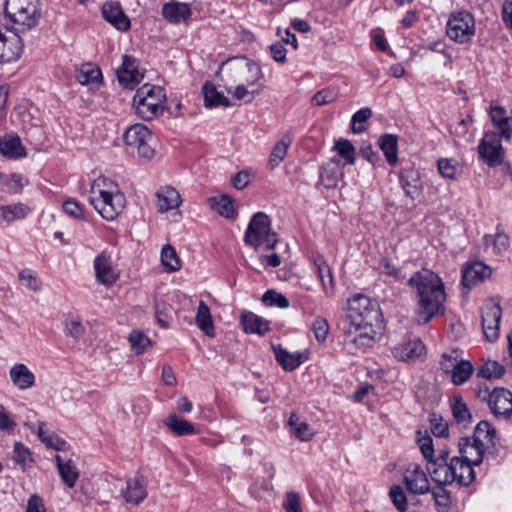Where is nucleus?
I'll return each instance as SVG.
<instances>
[{
	"instance_id": "obj_1",
	"label": "nucleus",
	"mask_w": 512,
	"mask_h": 512,
	"mask_svg": "<svg viewBox=\"0 0 512 512\" xmlns=\"http://www.w3.org/2000/svg\"><path fill=\"white\" fill-rule=\"evenodd\" d=\"M382 323L379 303L363 294H355L348 299V309L344 321V343L355 353L358 349L370 347L374 343L376 330Z\"/></svg>"
},
{
	"instance_id": "obj_2",
	"label": "nucleus",
	"mask_w": 512,
	"mask_h": 512,
	"mask_svg": "<svg viewBox=\"0 0 512 512\" xmlns=\"http://www.w3.org/2000/svg\"><path fill=\"white\" fill-rule=\"evenodd\" d=\"M4 13L13 27H0V63H10L17 61L23 52L20 34L35 27L41 13L30 0H6Z\"/></svg>"
},
{
	"instance_id": "obj_3",
	"label": "nucleus",
	"mask_w": 512,
	"mask_h": 512,
	"mask_svg": "<svg viewBox=\"0 0 512 512\" xmlns=\"http://www.w3.org/2000/svg\"><path fill=\"white\" fill-rule=\"evenodd\" d=\"M408 285L416 292L418 324L425 325L434 317L444 314L445 286L438 274L422 269L409 278Z\"/></svg>"
},
{
	"instance_id": "obj_4",
	"label": "nucleus",
	"mask_w": 512,
	"mask_h": 512,
	"mask_svg": "<svg viewBox=\"0 0 512 512\" xmlns=\"http://www.w3.org/2000/svg\"><path fill=\"white\" fill-rule=\"evenodd\" d=\"M221 71L228 92L234 84L255 85L262 77L260 67L246 57L227 59L222 64Z\"/></svg>"
},
{
	"instance_id": "obj_5",
	"label": "nucleus",
	"mask_w": 512,
	"mask_h": 512,
	"mask_svg": "<svg viewBox=\"0 0 512 512\" xmlns=\"http://www.w3.org/2000/svg\"><path fill=\"white\" fill-rule=\"evenodd\" d=\"M441 464H436L432 468V480L437 484L450 485L456 483L459 486L467 487L475 479V472L469 462L453 456L449 464H445L442 460Z\"/></svg>"
},
{
	"instance_id": "obj_6",
	"label": "nucleus",
	"mask_w": 512,
	"mask_h": 512,
	"mask_svg": "<svg viewBox=\"0 0 512 512\" xmlns=\"http://www.w3.org/2000/svg\"><path fill=\"white\" fill-rule=\"evenodd\" d=\"M165 99L166 95L161 87L144 84L137 89L133 97V106L139 117L152 120L163 112Z\"/></svg>"
},
{
	"instance_id": "obj_7",
	"label": "nucleus",
	"mask_w": 512,
	"mask_h": 512,
	"mask_svg": "<svg viewBox=\"0 0 512 512\" xmlns=\"http://www.w3.org/2000/svg\"><path fill=\"white\" fill-rule=\"evenodd\" d=\"M244 242L254 248L264 246L273 250L278 242L276 233L271 229V220L264 212L255 213L245 231Z\"/></svg>"
},
{
	"instance_id": "obj_8",
	"label": "nucleus",
	"mask_w": 512,
	"mask_h": 512,
	"mask_svg": "<svg viewBox=\"0 0 512 512\" xmlns=\"http://www.w3.org/2000/svg\"><path fill=\"white\" fill-rule=\"evenodd\" d=\"M124 141L139 157L151 159L154 156L155 138L145 125L137 123L128 127L124 133Z\"/></svg>"
},
{
	"instance_id": "obj_9",
	"label": "nucleus",
	"mask_w": 512,
	"mask_h": 512,
	"mask_svg": "<svg viewBox=\"0 0 512 512\" xmlns=\"http://www.w3.org/2000/svg\"><path fill=\"white\" fill-rule=\"evenodd\" d=\"M475 19L468 11H458L450 15L446 24V34L454 42L468 43L475 35Z\"/></svg>"
},
{
	"instance_id": "obj_10",
	"label": "nucleus",
	"mask_w": 512,
	"mask_h": 512,
	"mask_svg": "<svg viewBox=\"0 0 512 512\" xmlns=\"http://www.w3.org/2000/svg\"><path fill=\"white\" fill-rule=\"evenodd\" d=\"M481 396L486 400L492 413L497 418L509 419L512 417V393L503 387H495L491 391L485 390Z\"/></svg>"
},
{
	"instance_id": "obj_11",
	"label": "nucleus",
	"mask_w": 512,
	"mask_h": 512,
	"mask_svg": "<svg viewBox=\"0 0 512 512\" xmlns=\"http://www.w3.org/2000/svg\"><path fill=\"white\" fill-rule=\"evenodd\" d=\"M501 139L498 133L486 132L478 145V153L489 167L500 165L503 161Z\"/></svg>"
},
{
	"instance_id": "obj_12",
	"label": "nucleus",
	"mask_w": 512,
	"mask_h": 512,
	"mask_svg": "<svg viewBox=\"0 0 512 512\" xmlns=\"http://www.w3.org/2000/svg\"><path fill=\"white\" fill-rule=\"evenodd\" d=\"M90 203L103 219L112 221L123 211L126 198L124 194L90 197Z\"/></svg>"
},
{
	"instance_id": "obj_13",
	"label": "nucleus",
	"mask_w": 512,
	"mask_h": 512,
	"mask_svg": "<svg viewBox=\"0 0 512 512\" xmlns=\"http://www.w3.org/2000/svg\"><path fill=\"white\" fill-rule=\"evenodd\" d=\"M403 483L405 488L414 495H424L430 491L429 479L419 464L411 463L407 466Z\"/></svg>"
},
{
	"instance_id": "obj_14",
	"label": "nucleus",
	"mask_w": 512,
	"mask_h": 512,
	"mask_svg": "<svg viewBox=\"0 0 512 512\" xmlns=\"http://www.w3.org/2000/svg\"><path fill=\"white\" fill-rule=\"evenodd\" d=\"M116 74L119 83L128 89H134L144 76L138 69L137 59L130 55H123L122 64Z\"/></svg>"
},
{
	"instance_id": "obj_15",
	"label": "nucleus",
	"mask_w": 512,
	"mask_h": 512,
	"mask_svg": "<svg viewBox=\"0 0 512 512\" xmlns=\"http://www.w3.org/2000/svg\"><path fill=\"white\" fill-rule=\"evenodd\" d=\"M501 315V307L496 303L487 304L482 311V329L489 342H495L499 337Z\"/></svg>"
},
{
	"instance_id": "obj_16",
	"label": "nucleus",
	"mask_w": 512,
	"mask_h": 512,
	"mask_svg": "<svg viewBox=\"0 0 512 512\" xmlns=\"http://www.w3.org/2000/svg\"><path fill=\"white\" fill-rule=\"evenodd\" d=\"M120 494L126 503L139 505L148 494L143 477L137 474L128 478L125 486L120 489Z\"/></svg>"
},
{
	"instance_id": "obj_17",
	"label": "nucleus",
	"mask_w": 512,
	"mask_h": 512,
	"mask_svg": "<svg viewBox=\"0 0 512 512\" xmlns=\"http://www.w3.org/2000/svg\"><path fill=\"white\" fill-rule=\"evenodd\" d=\"M101 13L103 18L117 30L126 32L130 29L131 23L118 2L107 1L103 4Z\"/></svg>"
},
{
	"instance_id": "obj_18",
	"label": "nucleus",
	"mask_w": 512,
	"mask_h": 512,
	"mask_svg": "<svg viewBox=\"0 0 512 512\" xmlns=\"http://www.w3.org/2000/svg\"><path fill=\"white\" fill-rule=\"evenodd\" d=\"M161 13L163 18L171 24L188 23L191 20L192 10L184 2L170 1L163 4Z\"/></svg>"
},
{
	"instance_id": "obj_19",
	"label": "nucleus",
	"mask_w": 512,
	"mask_h": 512,
	"mask_svg": "<svg viewBox=\"0 0 512 512\" xmlns=\"http://www.w3.org/2000/svg\"><path fill=\"white\" fill-rule=\"evenodd\" d=\"M458 448L460 454L458 457L469 462L472 467L479 466L484 459V455L491 453L484 447H480V445L474 443L470 437L461 438Z\"/></svg>"
},
{
	"instance_id": "obj_20",
	"label": "nucleus",
	"mask_w": 512,
	"mask_h": 512,
	"mask_svg": "<svg viewBox=\"0 0 512 512\" xmlns=\"http://www.w3.org/2000/svg\"><path fill=\"white\" fill-rule=\"evenodd\" d=\"M94 270L98 282L111 285L116 282L118 275L112 267L111 256L107 251H102L94 259Z\"/></svg>"
},
{
	"instance_id": "obj_21",
	"label": "nucleus",
	"mask_w": 512,
	"mask_h": 512,
	"mask_svg": "<svg viewBox=\"0 0 512 512\" xmlns=\"http://www.w3.org/2000/svg\"><path fill=\"white\" fill-rule=\"evenodd\" d=\"M344 167L342 161L338 157H333L329 162L321 166L320 169V182L326 188H334L340 180L344 177Z\"/></svg>"
},
{
	"instance_id": "obj_22",
	"label": "nucleus",
	"mask_w": 512,
	"mask_h": 512,
	"mask_svg": "<svg viewBox=\"0 0 512 512\" xmlns=\"http://www.w3.org/2000/svg\"><path fill=\"white\" fill-rule=\"evenodd\" d=\"M491 269L483 262L475 261L467 264L462 269V280L461 283L466 288H471L479 282H482L486 278L490 277Z\"/></svg>"
},
{
	"instance_id": "obj_23",
	"label": "nucleus",
	"mask_w": 512,
	"mask_h": 512,
	"mask_svg": "<svg viewBox=\"0 0 512 512\" xmlns=\"http://www.w3.org/2000/svg\"><path fill=\"white\" fill-rule=\"evenodd\" d=\"M490 118L492 124L495 126L496 131L492 133H498V136L502 137L506 141H510L512 137V123L511 118L507 116L506 110L501 106H492L490 109Z\"/></svg>"
},
{
	"instance_id": "obj_24",
	"label": "nucleus",
	"mask_w": 512,
	"mask_h": 512,
	"mask_svg": "<svg viewBox=\"0 0 512 512\" xmlns=\"http://www.w3.org/2000/svg\"><path fill=\"white\" fill-rule=\"evenodd\" d=\"M156 206L159 213H165L169 210L176 209L181 205V196L179 192L171 187H161L155 194Z\"/></svg>"
},
{
	"instance_id": "obj_25",
	"label": "nucleus",
	"mask_w": 512,
	"mask_h": 512,
	"mask_svg": "<svg viewBox=\"0 0 512 512\" xmlns=\"http://www.w3.org/2000/svg\"><path fill=\"white\" fill-rule=\"evenodd\" d=\"M470 438L474 443L484 447L491 453L496 446V430L487 421H480L475 427L473 436Z\"/></svg>"
},
{
	"instance_id": "obj_26",
	"label": "nucleus",
	"mask_w": 512,
	"mask_h": 512,
	"mask_svg": "<svg viewBox=\"0 0 512 512\" xmlns=\"http://www.w3.org/2000/svg\"><path fill=\"white\" fill-rule=\"evenodd\" d=\"M9 376L19 390H27L35 385V374L23 363L14 364L9 370Z\"/></svg>"
},
{
	"instance_id": "obj_27",
	"label": "nucleus",
	"mask_w": 512,
	"mask_h": 512,
	"mask_svg": "<svg viewBox=\"0 0 512 512\" xmlns=\"http://www.w3.org/2000/svg\"><path fill=\"white\" fill-rule=\"evenodd\" d=\"M425 346L420 340L397 344L392 348L393 356L401 361H414L423 355Z\"/></svg>"
},
{
	"instance_id": "obj_28",
	"label": "nucleus",
	"mask_w": 512,
	"mask_h": 512,
	"mask_svg": "<svg viewBox=\"0 0 512 512\" xmlns=\"http://www.w3.org/2000/svg\"><path fill=\"white\" fill-rule=\"evenodd\" d=\"M0 153L9 159H18L26 156L25 147L17 134H6L0 138Z\"/></svg>"
},
{
	"instance_id": "obj_29",
	"label": "nucleus",
	"mask_w": 512,
	"mask_h": 512,
	"mask_svg": "<svg viewBox=\"0 0 512 512\" xmlns=\"http://www.w3.org/2000/svg\"><path fill=\"white\" fill-rule=\"evenodd\" d=\"M240 320L246 333L265 335L270 331V321L253 312L242 313Z\"/></svg>"
},
{
	"instance_id": "obj_30",
	"label": "nucleus",
	"mask_w": 512,
	"mask_h": 512,
	"mask_svg": "<svg viewBox=\"0 0 512 512\" xmlns=\"http://www.w3.org/2000/svg\"><path fill=\"white\" fill-rule=\"evenodd\" d=\"M288 425L290 434L300 441H310L315 435L311 426L296 413H291Z\"/></svg>"
},
{
	"instance_id": "obj_31",
	"label": "nucleus",
	"mask_w": 512,
	"mask_h": 512,
	"mask_svg": "<svg viewBox=\"0 0 512 512\" xmlns=\"http://www.w3.org/2000/svg\"><path fill=\"white\" fill-rule=\"evenodd\" d=\"M195 323L197 327L208 337L215 336V327L212 319V315L210 312V308L204 301H200L196 316Z\"/></svg>"
},
{
	"instance_id": "obj_32",
	"label": "nucleus",
	"mask_w": 512,
	"mask_h": 512,
	"mask_svg": "<svg viewBox=\"0 0 512 512\" xmlns=\"http://www.w3.org/2000/svg\"><path fill=\"white\" fill-rule=\"evenodd\" d=\"M90 193V197H108L114 194H123L115 181L104 176H100L93 181Z\"/></svg>"
},
{
	"instance_id": "obj_33",
	"label": "nucleus",
	"mask_w": 512,
	"mask_h": 512,
	"mask_svg": "<svg viewBox=\"0 0 512 512\" xmlns=\"http://www.w3.org/2000/svg\"><path fill=\"white\" fill-rule=\"evenodd\" d=\"M55 461L62 481L67 485V487L73 488L79 478V473L74 462L71 459L63 461L59 454L55 456Z\"/></svg>"
},
{
	"instance_id": "obj_34",
	"label": "nucleus",
	"mask_w": 512,
	"mask_h": 512,
	"mask_svg": "<svg viewBox=\"0 0 512 512\" xmlns=\"http://www.w3.org/2000/svg\"><path fill=\"white\" fill-rule=\"evenodd\" d=\"M378 145L388 164L395 166L398 162V137L394 134H384L379 138Z\"/></svg>"
},
{
	"instance_id": "obj_35",
	"label": "nucleus",
	"mask_w": 512,
	"mask_h": 512,
	"mask_svg": "<svg viewBox=\"0 0 512 512\" xmlns=\"http://www.w3.org/2000/svg\"><path fill=\"white\" fill-rule=\"evenodd\" d=\"M274 352L277 362L286 371L295 370L305 361L303 354L299 352L290 353L281 347L274 348Z\"/></svg>"
},
{
	"instance_id": "obj_36",
	"label": "nucleus",
	"mask_w": 512,
	"mask_h": 512,
	"mask_svg": "<svg viewBox=\"0 0 512 512\" xmlns=\"http://www.w3.org/2000/svg\"><path fill=\"white\" fill-rule=\"evenodd\" d=\"M164 423L176 436L193 435L196 433V428L192 423L178 417L176 414H170Z\"/></svg>"
},
{
	"instance_id": "obj_37",
	"label": "nucleus",
	"mask_w": 512,
	"mask_h": 512,
	"mask_svg": "<svg viewBox=\"0 0 512 512\" xmlns=\"http://www.w3.org/2000/svg\"><path fill=\"white\" fill-rule=\"evenodd\" d=\"M211 208L225 218H234L236 211L233 199L226 195L214 196L209 199Z\"/></svg>"
},
{
	"instance_id": "obj_38",
	"label": "nucleus",
	"mask_w": 512,
	"mask_h": 512,
	"mask_svg": "<svg viewBox=\"0 0 512 512\" xmlns=\"http://www.w3.org/2000/svg\"><path fill=\"white\" fill-rule=\"evenodd\" d=\"M451 410L455 421L463 426L471 422L472 416L467 404L460 395H454L451 400Z\"/></svg>"
},
{
	"instance_id": "obj_39",
	"label": "nucleus",
	"mask_w": 512,
	"mask_h": 512,
	"mask_svg": "<svg viewBox=\"0 0 512 512\" xmlns=\"http://www.w3.org/2000/svg\"><path fill=\"white\" fill-rule=\"evenodd\" d=\"M333 150L342 161V166L353 165L356 161V150L353 144L347 139H339L335 142Z\"/></svg>"
},
{
	"instance_id": "obj_40",
	"label": "nucleus",
	"mask_w": 512,
	"mask_h": 512,
	"mask_svg": "<svg viewBox=\"0 0 512 512\" xmlns=\"http://www.w3.org/2000/svg\"><path fill=\"white\" fill-rule=\"evenodd\" d=\"M202 93L204 96V104L206 107H228L230 105L229 99L222 92L217 91L215 86L210 83H205L203 85Z\"/></svg>"
},
{
	"instance_id": "obj_41",
	"label": "nucleus",
	"mask_w": 512,
	"mask_h": 512,
	"mask_svg": "<svg viewBox=\"0 0 512 512\" xmlns=\"http://www.w3.org/2000/svg\"><path fill=\"white\" fill-rule=\"evenodd\" d=\"M439 174L450 180H457L461 172V165L453 158H440L437 160Z\"/></svg>"
},
{
	"instance_id": "obj_42",
	"label": "nucleus",
	"mask_w": 512,
	"mask_h": 512,
	"mask_svg": "<svg viewBox=\"0 0 512 512\" xmlns=\"http://www.w3.org/2000/svg\"><path fill=\"white\" fill-rule=\"evenodd\" d=\"M76 79L81 85L98 83L102 80V73L98 67L87 63L82 65L78 70Z\"/></svg>"
},
{
	"instance_id": "obj_43",
	"label": "nucleus",
	"mask_w": 512,
	"mask_h": 512,
	"mask_svg": "<svg viewBox=\"0 0 512 512\" xmlns=\"http://www.w3.org/2000/svg\"><path fill=\"white\" fill-rule=\"evenodd\" d=\"M473 371L474 367L472 363L468 360L461 359L450 373L452 383L462 385L471 377Z\"/></svg>"
},
{
	"instance_id": "obj_44",
	"label": "nucleus",
	"mask_w": 512,
	"mask_h": 512,
	"mask_svg": "<svg viewBox=\"0 0 512 512\" xmlns=\"http://www.w3.org/2000/svg\"><path fill=\"white\" fill-rule=\"evenodd\" d=\"M27 214L28 208L22 203L0 206V216L7 223L23 219Z\"/></svg>"
},
{
	"instance_id": "obj_45",
	"label": "nucleus",
	"mask_w": 512,
	"mask_h": 512,
	"mask_svg": "<svg viewBox=\"0 0 512 512\" xmlns=\"http://www.w3.org/2000/svg\"><path fill=\"white\" fill-rule=\"evenodd\" d=\"M446 485L438 484L431 490L436 508L439 512H448L452 506L450 492L445 488Z\"/></svg>"
},
{
	"instance_id": "obj_46",
	"label": "nucleus",
	"mask_w": 512,
	"mask_h": 512,
	"mask_svg": "<svg viewBox=\"0 0 512 512\" xmlns=\"http://www.w3.org/2000/svg\"><path fill=\"white\" fill-rule=\"evenodd\" d=\"M161 263L169 272H175L181 267L176 250L170 244H165L161 249Z\"/></svg>"
},
{
	"instance_id": "obj_47",
	"label": "nucleus",
	"mask_w": 512,
	"mask_h": 512,
	"mask_svg": "<svg viewBox=\"0 0 512 512\" xmlns=\"http://www.w3.org/2000/svg\"><path fill=\"white\" fill-rule=\"evenodd\" d=\"M505 367L497 361L488 360L477 369V376L485 379L500 378Z\"/></svg>"
},
{
	"instance_id": "obj_48",
	"label": "nucleus",
	"mask_w": 512,
	"mask_h": 512,
	"mask_svg": "<svg viewBox=\"0 0 512 512\" xmlns=\"http://www.w3.org/2000/svg\"><path fill=\"white\" fill-rule=\"evenodd\" d=\"M372 116V110L368 107L361 108L356 111L351 118V131L354 134H360L366 131L367 129V121Z\"/></svg>"
},
{
	"instance_id": "obj_49",
	"label": "nucleus",
	"mask_w": 512,
	"mask_h": 512,
	"mask_svg": "<svg viewBox=\"0 0 512 512\" xmlns=\"http://www.w3.org/2000/svg\"><path fill=\"white\" fill-rule=\"evenodd\" d=\"M289 146L290 141H286L285 139H281L275 144L269 156L268 165L270 169L273 170L285 159Z\"/></svg>"
},
{
	"instance_id": "obj_50",
	"label": "nucleus",
	"mask_w": 512,
	"mask_h": 512,
	"mask_svg": "<svg viewBox=\"0 0 512 512\" xmlns=\"http://www.w3.org/2000/svg\"><path fill=\"white\" fill-rule=\"evenodd\" d=\"M262 302L267 307H278L286 309L289 307V300L282 294L273 289L267 290L262 296Z\"/></svg>"
},
{
	"instance_id": "obj_51",
	"label": "nucleus",
	"mask_w": 512,
	"mask_h": 512,
	"mask_svg": "<svg viewBox=\"0 0 512 512\" xmlns=\"http://www.w3.org/2000/svg\"><path fill=\"white\" fill-rule=\"evenodd\" d=\"M27 184V180L21 174L12 173L9 175H5L3 183L1 185V190L6 191L8 193H17L19 192L25 185Z\"/></svg>"
},
{
	"instance_id": "obj_52",
	"label": "nucleus",
	"mask_w": 512,
	"mask_h": 512,
	"mask_svg": "<svg viewBox=\"0 0 512 512\" xmlns=\"http://www.w3.org/2000/svg\"><path fill=\"white\" fill-rule=\"evenodd\" d=\"M18 279L22 286L31 291H40L41 289V281L37 273L29 268L22 269L18 274Z\"/></svg>"
},
{
	"instance_id": "obj_53",
	"label": "nucleus",
	"mask_w": 512,
	"mask_h": 512,
	"mask_svg": "<svg viewBox=\"0 0 512 512\" xmlns=\"http://www.w3.org/2000/svg\"><path fill=\"white\" fill-rule=\"evenodd\" d=\"M484 242L486 245L492 244L493 251L496 255H502L510 244L509 237L501 232H497L495 236L485 235Z\"/></svg>"
},
{
	"instance_id": "obj_54",
	"label": "nucleus",
	"mask_w": 512,
	"mask_h": 512,
	"mask_svg": "<svg viewBox=\"0 0 512 512\" xmlns=\"http://www.w3.org/2000/svg\"><path fill=\"white\" fill-rule=\"evenodd\" d=\"M13 460L25 470L32 462L30 450L21 442H16L13 449Z\"/></svg>"
},
{
	"instance_id": "obj_55",
	"label": "nucleus",
	"mask_w": 512,
	"mask_h": 512,
	"mask_svg": "<svg viewBox=\"0 0 512 512\" xmlns=\"http://www.w3.org/2000/svg\"><path fill=\"white\" fill-rule=\"evenodd\" d=\"M315 268L318 274V278L321 281L323 289L327 292L329 287L332 286L333 278L330 272V268L324 259L315 260Z\"/></svg>"
},
{
	"instance_id": "obj_56",
	"label": "nucleus",
	"mask_w": 512,
	"mask_h": 512,
	"mask_svg": "<svg viewBox=\"0 0 512 512\" xmlns=\"http://www.w3.org/2000/svg\"><path fill=\"white\" fill-rule=\"evenodd\" d=\"M389 496L398 511L405 512L408 509L407 497L400 485H393L389 490Z\"/></svg>"
},
{
	"instance_id": "obj_57",
	"label": "nucleus",
	"mask_w": 512,
	"mask_h": 512,
	"mask_svg": "<svg viewBox=\"0 0 512 512\" xmlns=\"http://www.w3.org/2000/svg\"><path fill=\"white\" fill-rule=\"evenodd\" d=\"M65 332L66 335L79 339L85 333V327L80 318L69 316L65 320Z\"/></svg>"
},
{
	"instance_id": "obj_58",
	"label": "nucleus",
	"mask_w": 512,
	"mask_h": 512,
	"mask_svg": "<svg viewBox=\"0 0 512 512\" xmlns=\"http://www.w3.org/2000/svg\"><path fill=\"white\" fill-rule=\"evenodd\" d=\"M37 434L40 440L47 446L54 448L56 450H61L62 446L65 444L64 440L59 438L55 434H47L44 431V423H40L37 429Z\"/></svg>"
},
{
	"instance_id": "obj_59",
	"label": "nucleus",
	"mask_w": 512,
	"mask_h": 512,
	"mask_svg": "<svg viewBox=\"0 0 512 512\" xmlns=\"http://www.w3.org/2000/svg\"><path fill=\"white\" fill-rule=\"evenodd\" d=\"M423 48L432 52L440 53L446 58L448 63L452 62V49L443 39L429 41L424 45Z\"/></svg>"
},
{
	"instance_id": "obj_60",
	"label": "nucleus",
	"mask_w": 512,
	"mask_h": 512,
	"mask_svg": "<svg viewBox=\"0 0 512 512\" xmlns=\"http://www.w3.org/2000/svg\"><path fill=\"white\" fill-rule=\"evenodd\" d=\"M131 348L137 353L144 352L146 346L150 343L149 338L141 331H132L129 335Z\"/></svg>"
},
{
	"instance_id": "obj_61",
	"label": "nucleus",
	"mask_w": 512,
	"mask_h": 512,
	"mask_svg": "<svg viewBox=\"0 0 512 512\" xmlns=\"http://www.w3.org/2000/svg\"><path fill=\"white\" fill-rule=\"evenodd\" d=\"M252 85L234 84L233 88L229 93L237 100H243L245 103H250L254 100L257 92L249 91L248 87Z\"/></svg>"
},
{
	"instance_id": "obj_62",
	"label": "nucleus",
	"mask_w": 512,
	"mask_h": 512,
	"mask_svg": "<svg viewBox=\"0 0 512 512\" xmlns=\"http://www.w3.org/2000/svg\"><path fill=\"white\" fill-rule=\"evenodd\" d=\"M63 211L78 220L85 219L84 207L74 199H68L63 203Z\"/></svg>"
},
{
	"instance_id": "obj_63",
	"label": "nucleus",
	"mask_w": 512,
	"mask_h": 512,
	"mask_svg": "<svg viewBox=\"0 0 512 512\" xmlns=\"http://www.w3.org/2000/svg\"><path fill=\"white\" fill-rule=\"evenodd\" d=\"M312 331L318 342H324L329 333L327 320L322 317H317L312 323Z\"/></svg>"
},
{
	"instance_id": "obj_64",
	"label": "nucleus",
	"mask_w": 512,
	"mask_h": 512,
	"mask_svg": "<svg viewBox=\"0 0 512 512\" xmlns=\"http://www.w3.org/2000/svg\"><path fill=\"white\" fill-rule=\"evenodd\" d=\"M337 98V92L331 88H325L318 91L312 98V103L316 106H323L332 103Z\"/></svg>"
}]
</instances>
